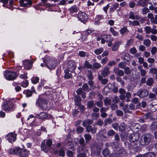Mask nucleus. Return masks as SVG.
Listing matches in <instances>:
<instances>
[{
  "mask_svg": "<svg viewBox=\"0 0 157 157\" xmlns=\"http://www.w3.org/2000/svg\"><path fill=\"white\" fill-rule=\"evenodd\" d=\"M60 63V61L58 62L57 60L50 56L45 57V63L47 67L50 70L55 68L57 64Z\"/></svg>",
  "mask_w": 157,
  "mask_h": 157,
  "instance_id": "obj_1",
  "label": "nucleus"
},
{
  "mask_svg": "<svg viewBox=\"0 0 157 157\" xmlns=\"http://www.w3.org/2000/svg\"><path fill=\"white\" fill-rule=\"evenodd\" d=\"M152 137L151 134L146 133L141 137L140 140V144L143 145L148 144L152 139Z\"/></svg>",
  "mask_w": 157,
  "mask_h": 157,
  "instance_id": "obj_2",
  "label": "nucleus"
},
{
  "mask_svg": "<svg viewBox=\"0 0 157 157\" xmlns=\"http://www.w3.org/2000/svg\"><path fill=\"white\" fill-rule=\"evenodd\" d=\"M139 136L138 134H132L129 136V140L131 142L132 145L136 146L137 145V142L139 140Z\"/></svg>",
  "mask_w": 157,
  "mask_h": 157,
  "instance_id": "obj_3",
  "label": "nucleus"
},
{
  "mask_svg": "<svg viewBox=\"0 0 157 157\" xmlns=\"http://www.w3.org/2000/svg\"><path fill=\"white\" fill-rule=\"evenodd\" d=\"M4 75L5 78L8 80H12L15 79L17 75L15 72L6 71L4 72Z\"/></svg>",
  "mask_w": 157,
  "mask_h": 157,
  "instance_id": "obj_4",
  "label": "nucleus"
},
{
  "mask_svg": "<svg viewBox=\"0 0 157 157\" xmlns=\"http://www.w3.org/2000/svg\"><path fill=\"white\" fill-rule=\"evenodd\" d=\"M13 106L10 101L4 102L2 105V109L6 112H9L13 110Z\"/></svg>",
  "mask_w": 157,
  "mask_h": 157,
  "instance_id": "obj_5",
  "label": "nucleus"
},
{
  "mask_svg": "<svg viewBox=\"0 0 157 157\" xmlns=\"http://www.w3.org/2000/svg\"><path fill=\"white\" fill-rule=\"evenodd\" d=\"M78 18L79 21L84 22L87 21L88 19V17L84 13L80 11L78 13Z\"/></svg>",
  "mask_w": 157,
  "mask_h": 157,
  "instance_id": "obj_6",
  "label": "nucleus"
},
{
  "mask_svg": "<svg viewBox=\"0 0 157 157\" xmlns=\"http://www.w3.org/2000/svg\"><path fill=\"white\" fill-rule=\"evenodd\" d=\"M17 134L13 132L8 133L6 136V138L11 143L14 142L16 139Z\"/></svg>",
  "mask_w": 157,
  "mask_h": 157,
  "instance_id": "obj_7",
  "label": "nucleus"
},
{
  "mask_svg": "<svg viewBox=\"0 0 157 157\" xmlns=\"http://www.w3.org/2000/svg\"><path fill=\"white\" fill-rule=\"evenodd\" d=\"M21 150L19 147H15L13 148H10L8 151V152L11 154L17 155L19 156Z\"/></svg>",
  "mask_w": 157,
  "mask_h": 157,
  "instance_id": "obj_8",
  "label": "nucleus"
},
{
  "mask_svg": "<svg viewBox=\"0 0 157 157\" xmlns=\"http://www.w3.org/2000/svg\"><path fill=\"white\" fill-rule=\"evenodd\" d=\"M149 92L147 90L140 89L137 92V95L141 98H143L147 96Z\"/></svg>",
  "mask_w": 157,
  "mask_h": 157,
  "instance_id": "obj_9",
  "label": "nucleus"
},
{
  "mask_svg": "<svg viewBox=\"0 0 157 157\" xmlns=\"http://www.w3.org/2000/svg\"><path fill=\"white\" fill-rule=\"evenodd\" d=\"M20 5L23 7H28L32 4V2L31 0H20Z\"/></svg>",
  "mask_w": 157,
  "mask_h": 157,
  "instance_id": "obj_10",
  "label": "nucleus"
},
{
  "mask_svg": "<svg viewBox=\"0 0 157 157\" xmlns=\"http://www.w3.org/2000/svg\"><path fill=\"white\" fill-rule=\"evenodd\" d=\"M67 67L69 69H71L72 71H74L76 68V65L75 62L72 60H70L67 63Z\"/></svg>",
  "mask_w": 157,
  "mask_h": 157,
  "instance_id": "obj_11",
  "label": "nucleus"
},
{
  "mask_svg": "<svg viewBox=\"0 0 157 157\" xmlns=\"http://www.w3.org/2000/svg\"><path fill=\"white\" fill-rule=\"evenodd\" d=\"M24 68L26 70L30 69L32 67V62L31 60H26L23 61Z\"/></svg>",
  "mask_w": 157,
  "mask_h": 157,
  "instance_id": "obj_12",
  "label": "nucleus"
},
{
  "mask_svg": "<svg viewBox=\"0 0 157 157\" xmlns=\"http://www.w3.org/2000/svg\"><path fill=\"white\" fill-rule=\"evenodd\" d=\"M39 105L40 107L43 109H45L47 107V101L45 100H40L38 101Z\"/></svg>",
  "mask_w": 157,
  "mask_h": 157,
  "instance_id": "obj_13",
  "label": "nucleus"
},
{
  "mask_svg": "<svg viewBox=\"0 0 157 157\" xmlns=\"http://www.w3.org/2000/svg\"><path fill=\"white\" fill-rule=\"evenodd\" d=\"M35 90L34 87H32L31 89V90H28L24 91V93L26 95L27 97H31L33 93H35Z\"/></svg>",
  "mask_w": 157,
  "mask_h": 157,
  "instance_id": "obj_14",
  "label": "nucleus"
},
{
  "mask_svg": "<svg viewBox=\"0 0 157 157\" xmlns=\"http://www.w3.org/2000/svg\"><path fill=\"white\" fill-rule=\"evenodd\" d=\"M12 84L14 86V89L16 92H18L21 90V88L20 86V83L14 82H13Z\"/></svg>",
  "mask_w": 157,
  "mask_h": 157,
  "instance_id": "obj_15",
  "label": "nucleus"
},
{
  "mask_svg": "<svg viewBox=\"0 0 157 157\" xmlns=\"http://www.w3.org/2000/svg\"><path fill=\"white\" fill-rule=\"evenodd\" d=\"M86 130L87 132H91L92 134H95L96 132V128H92L91 126H88L86 128Z\"/></svg>",
  "mask_w": 157,
  "mask_h": 157,
  "instance_id": "obj_16",
  "label": "nucleus"
},
{
  "mask_svg": "<svg viewBox=\"0 0 157 157\" xmlns=\"http://www.w3.org/2000/svg\"><path fill=\"white\" fill-rule=\"evenodd\" d=\"M110 73L109 68L107 67H104V70L101 73L103 76L105 77Z\"/></svg>",
  "mask_w": 157,
  "mask_h": 157,
  "instance_id": "obj_17",
  "label": "nucleus"
},
{
  "mask_svg": "<svg viewBox=\"0 0 157 157\" xmlns=\"http://www.w3.org/2000/svg\"><path fill=\"white\" fill-rule=\"evenodd\" d=\"M47 117V114L44 112H41L38 115V118L40 119H46Z\"/></svg>",
  "mask_w": 157,
  "mask_h": 157,
  "instance_id": "obj_18",
  "label": "nucleus"
},
{
  "mask_svg": "<svg viewBox=\"0 0 157 157\" xmlns=\"http://www.w3.org/2000/svg\"><path fill=\"white\" fill-rule=\"evenodd\" d=\"M29 153V152L28 151L22 149L19 156L21 157H25Z\"/></svg>",
  "mask_w": 157,
  "mask_h": 157,
  "instance_id": "obj_19",
  "label": "nucleus"
},
{
  "mask_svg": "<svg viewBox=\"0 0 157 157\" xmlns=\"http://www.w3.org/2000/svg\"><path fill=\"white\" fill-rule=\"evenodd\" d=\"M148 0H139L137 3V5H139L144 7L147 4Z\"/></svg>",
  "mask_w": 157,
  "mask_h": 157,
  "instance_id": "obj_20",
  "label": "nucleus"
},
{
  "mask_svg": "<svg viewBox=\"0 0 157 157\" xmlns=\"http://www.w3.org/2000/svg\"><path fill=\"white\" fill-rule=\"evenodd\" d=\"M121 44L122 42H118L115 43L112 48V50L113 51H116L119 48V46Z\"/></svg>",
  "mask_w": 157,
  "mask_h": 157,
  "instance_id": "obj_21",
  "label": "nucleus"
},
{
  "mask_svg": "<svg viewBox=\"0 0 157 157\" xmlns=\"http://www.w3.org/2000/svg\"><path fill=\"white\" fill-rule=\"evenodd\" d=\"M113 71L115 73L117 74L118 76H122L124 75L123 71L121 70H119L118 68H114Z\"/></svg>",
  "mask_w": 157,
  "mask_h": 157,
  "instance_id": "obj_22",
  "label": "nucleus"
},
{
  "mask_svg": "<svg viewBox=\"0 0 157 157\" xmlns=\"http://www.w3.org/2000/svg\"><path fill=\"white\" fill-rule=\"evenodd\" d=\"M103 18V16L101 15H97L95 18V24L96 25L99 24L100 23V21Z\"/></svg>",
  "mask_w": 157,
  "mask_h": 157,
  "instance_id": "obj_23",
  "label": "nucleus"
},
{
  "mask_svg": "<svg viewBox=\"0 0 157 157\" xmlns=\"http://www.w3.org/2000/svg\"><path fill=\"white\" fill-rule=\"evenodd\" d=\"M93 121L92 120L87 119L84 120L82 123L84 127L89 126V124H91L93 123Z\"/></svg>",
  "mask_w": 157,
  "mask_h": 157,
  "instance_id": "obj_24",
  "label": "nucleus"
},
{
  "mask_svg": "<svg viewBox=\"0 0 157 157\" xmlns=\"http://www.w3.org/2000/svg\"><path fill=\"white\" fill-rule=\"evenodd\" d=\"M138 68L140 72L141 76H145L146 74V72L145 70L143 69L142 66L141 65H139L138 67Z\"/></svg>",
  "mask_w": 157,
  "mask_h": 157,
  "instance_id": "obj_25",
  "label": "nucleus"
},
{
  "mask_svg": "<svg viewBox=\"0 0 157 157\" xmlns=\"http://www.w3.org/2000/svg\"><path fill=\"white\" fill-rule=\"evenodd\" d=\"M41 147V150L46 153L49 150L48 147L45 145L44 141L42 142Z\"/></svg>",
  "mask_w": 157,
  "mask_h": 157,
  "instance_id": "obj_26",
  "label": "nucleus"
},
{
  "mask_svg": "<svg viewBox=\"0 0 157 157\" xmlns=\"http://www.w3.org/2000/svg\"><path fill=\"white\" fill-rule=\"evenodd\" d=\"M126 127L127 125L124 123H122L120 124L119 126V129L120 131H125Z\"/></svg>",
  "mask_w": 157,
  "mask_h": 157,
  "instance_id": "obj_27",
  "label": "nucleus"
},
{
  "mask_svg": "<svg viewBox=\"0 0 157 157\" xmlns=\"http://www.w3.org/2000/svg\"><path fill=\"white\" fill-rule=\"evenodd\" d=\"M65 75L64 78L67 79H69L72 77V75L71 73H69V71L68 69H66L64 71Z\"/></svg>",
  "mask_w": 157,
  "mask_h": 157,
  "instance_id": "obj_28",
  "label": "nucleus"
},
{
  "mask_svg": "<svg viewBox=\"0 0 157 157\" xmlns=\"http://www.w3.org/2000/svg\"><path fill=\"white\" fill-rule=\"evenodd\" d=\"M92 67V65L87 60H86L83 64V68H85L88 69H91Z\"/></svg>",
  "mask_w": 157,
  "mask_h": 157,
  "instance_id": "obj_29",
  "label": "nucleus"
},
{
  "mask_svg": "<svg viewBox=\"0 0 157 157\" xmlns=\"http://www.w3.org/2000/svg\"><path fill=\"white\" fill-rule=\"evenodd\" d=\"M150 109L152 112H155L157 110V104L152 102L150 105Z\"/></svg>",
  "mask_w": 157,
  "mask_h": 157,
  "instance_id": "obj_30",
  "label": "nucleus"
},
{
  "mask_svg": "<svg viewBox=\"0 0 157 157\" xmlns=\"http://www.w3.org/2000/svg\"><path fill=\"white\" fill-rule=\"evenodd\" d=\"M81 98L79 96L75 97V105L77 106H80L81 105Z\"/></svg>",
  "mask_w": 157,
  "mask_h": 157,
  "instance_id": "obj_31",
  "label": "nucleus"
},
{
  "mask_svg": "<svg viewBox=\"0 0 157 157\" xmlns=\"http://www.w3.org/2000/svg\"><path fill=\"white\" fill-rule=\"evenodd\" d=\"M101 37L102 39H104L106 41H111V36L109 35H107L105 34H102L101 36Z\"/></svg>",
  "mask_w": 157,
  "mask_h": 157,
  "instance_id": "obj_32",
  "label": "nucleus"
},
{
  "mask_svg": "<svg viewBox=\"0 0 157 157\" xmlns=\"http://www.w3.org/2000/svg\"><path fill=\"white\" fill-rule=\"evenodd\" d=\"M78 10V7L75 6H74L70 8V12L71 13H76Z\"/></svg>",
  "mask_w": 157,
  "mask_h": 157,
  "instance_id": "obj_33",
  "label": "nucleus"
},
{
  "mask_svg": "<svg viewBox=\"0 0 157 157\" xmlns=\"http://www.w3.org/2000/svg\"><path fill=\"white\" fill-rule=\"evenodd\" d=\"M154 82L153 79L152 78H148L146 82V83L147 85L148 86H151L152 85Z\"/></svg>",
  "mask_w": 157,
  "mask_h": 157,
  "instance_id": "obj_34",
  "label": "nucleus"
},
{
  "mask_svg": "<svg viewBox=\"0 0 157 157\" xmlns=\"http://www.w3.org/2000/svg\"><path fill=\"white\" fill-rule=\"evenodd\" d=\"M86 143H88L91 139V135L89 134H85L84 135Z\"/></svg>",
  "mask_w": 157,
  "mask_h": 157,
  "instance_id": "obj_35",
  "label": "nucleus"
},
{
  "mask_svg": "<svg viewBox=\"0 0 157 157\" xmlns=\"http://www.w3.org/2000/svg\"><path fill=\"white\" fill-rule=\"evenodd\" d=\"M129 23L130 25H132L133 26L138 25L140 24L138 21H129Z\"/></svg>",
  "mask_w": 157,
  "mask_h": 157,
  "instance_id": "obj_36",
  "label": "nucleus"
},
{
  "mask_svg": "<svg viewBox=\"0 0 157 157\" xmlns=\"http://www.w3.org/2000/svg\"><path fill=\"white\" fill-rule=\"evenodd\" d=\"M149 73L153 74L157 73V69L154 67H151L149 69Z\"/></svg>",
  "mask_w": 157,
  "mask_h": 157,
  "instance_id": "obj_37",
  "label": "nucleus"
},
{
  "mask_svg": "<svg viewBox=\"0 0 157 157\" xmlns=\"http://www.w3.org/2000/svg\"><path fill=\"white\" fill-rule=\"evenodd\" d=\"M104 101L105 105L107 106L110 105L111 104V100L107 98L105 99Z\"/></svg>",
  "mask_w": 157,
  "mask_h": 157,
  "instance_id": "obj_38",
  "label": "nucleus"
},
{
  "mask_svg": "<svg viewBox=\"0 0 157 157\" xmlns=\"http://www.w3.org/2000/svg\"><path fill=\"white\" fill-rule=\"evenodd\" d=\"M103 51V48L96 49L94 50V52L96 55H99L101 54Z\"/></svg>",
  "mask_w": 157,
  "mask_h": 157,
  "instance_id": "obj_39",
  "label": "nucleus"
},
{
  "mask_svg": "<svg viewBox=\"0 0 157 157\" xmlns=\"http://www.w3.org/2000/svg\"><path fill=\"white\" fill-rule=\"evenodd\" d=\"M110 31L114 36H117L118 35V32L115 30L112 27H110Z\"/></svg>",
  "mask_w": 157,
  "mask_h": 157,
  "instance_id": "obj_40",
  "label": "nucleus"
},
{
  "mask_svg": "<svg viewBox=\"0 0 157 157\" xmlns=\"http://www.w3.org/2000/svg\"><path fill=\"white\" fill-rule=\"evenodd\" d=\"M151 128L153 130H155L157 128V122H154L152 123L151 125Z\"/></svg>",
  "mask_w": 157,
  "mask_h": 157,
  "instance_id": "obj_41",
  "label": "nucleus"
},
{
  "mask_svg": "<svg viewBox=\"0 0 157 157\" xmlns=\"http://www.w3.org/2000/svg\"><path fill=\"white\" fill-rule=\"evenodd\" d=\"M151 43V41L149 39L145 40L144 41V44L147 47L150 46Z\"/></svg>",
  "mask_w": 157,
  "mask_h": 157,
  "instance_id": "obj_42",
  "label": "nucleus"
},
{
  "mask_svg": "<svg viewBox=\"0 0 157 157\" xmlns=\"http://www.w3.org/2000/svg\"><path fill=\"white\" fill-rule=\"evenodd\" d=\"M32 82L33 84H36L39 81V78L38 77H33L31 79Z\"/></svg>",
  "mask_w": 157,
  "mask_h": 157,
  "instance_id": "obj_43",
  "label": "nucleus"
},
{
  "mask_svg": "<svg viewBox=\"0 0 157 157\" xmlns=\"http://www.w3.org/2000/svg\"><path fill=\"white\" fill-rule=\"evenodd\" d=\"M93 65L94 68L96 69L99 68L101 67V65L100 63L97 62L94 63Z\"/></svg>",
  "mask_w": 157,
  "mask_h": 157,
  "instance_id": "obj_44",
  "label": "nucleus"
},
{
  "mask_svg": "<svg viewBox=\"0 0 157 157\" xmlns=\"http://www.w3.org/2000/svg\"><path fill=\"white\" fill-rule=\"evenodd\" d=\"M152 115V113H146L145 115L143 116V118L144 119H147L150 118L151 117Z\"/></svg>",
  "mask_w": 157,
  "mask_h": 157,
  "instance_id": "obj_45",
  "label": "nucleus"
},
{
  "mask_svg": "<svg viewBox=\"0 0 157 157\" xmlns=\"http://www.w3.org/2000/svg\"><path fill=\"white\" fill-rule=\"evenodd\" d=\"M29 85L28 82L27 80H25L23 81L21 83V85L23 87H26L28 86Z\"/></svg>",
  "mask_w": 157,
  "mask_h": 157,
  "instance_id": "obj_46",
  "label": "nucleus"
},
{
  "mask_svg": "<svg viewBox=\"0 0 157 157\" xmlns=\"http://www.w3.org/2000/svg\"><path fill=\"white\" fill-rule=\"evenodd\" d=\"M87 75L88 79L89 80H92L93 79V77L91 71L89 70L87 71Z\"/></svg>",
  "mask_w": 157,
  "mask_h": 157,
  "instance_id": "obj_47",
  "label": "nucleus"
},
{
  "mask_svg": "<svg viewBox=\"0 0 157 157\" xmlns=\"http://www.w3.org/2000/svg\"><path fill=\"white\" fill-rule=\"evenodd\" d=\"M123 109L125 113H130V111L128 108V105H126L124 106Z\"/></svg>",
  "mask_w": 157,
  "mask_h": 157,
  "instance_id": "obj_48",
  "label": "nucleus"
},
{
  "mask_svg": "<svg viewBox=\"0 0 157 157\" xmlns=\"http://www.w3.org/2000/svg\"><path fill=\"white\" fill-rule=\"evenodd\" d=\"M115 132L113 130H110L107 132V135L109 136H112L114 135Z\"/></svg>",
  "mask_w": 157,
  "mask_h": 157,
  "instance_id": "obj_49",
  "label": "nucleus"
},
{
  "mask_svg": "<svg viewBox=\"0 0 157 157\" xmlns=\"http://www.w3.org/2000/svg\"><path fill=\"white\" fill-rule=\"evenodd\" d=\"M137 52V51L136 49L134 47L132 48H130L129 50L130 52L132 54H136V53Z\"/></svg>",
  "mask_w": 157,
  "mask_h": 157,
  "instance_id": "obj_50",
  "label": "nucleus"
},
{
  "mask_svg": "<svg viewBox=\"0 0 157 157\" xmlns=\"http://www.w3.org/2000/svg\"><path fill=\"white\" fill-rule=\"evenodd\" d=\"M52 144V141L51 140L48 139L46 140V144L48 147H50Z\"/></svg>",
  "mask_w": 157,
  "mask_h": 157,
  "instance_id": "obj_51",
  "label": "nucleus"
},
{
  "mask_svg": "<svg viewBox=\"0 0 157 157\" xmlns=\"http://www.w3.org/2000/svg\"><path fill=\"white\" fill-rule=\"evenodd\" d=\"M102 153L105 156H107L109 154V151L107 149H105L103 151Z\"/></svg>",
  "mask_w": 157,
  "mask_h": 157,
  "instance_id": "obj_52",
  "label": "nucleus"
},
{
  "mask_svg": "<svg viewBox=\"0 0 157 157\" xmlns=\"http://www.w3.org/2000/svg\"><path fill=\"white\" fill-rule=\"evenodd\" d=\"M146 157H155V155L154 153L150 152L147 154Z\"/></svg>",
  "mask_w": 157,
  "mask_h": 157,
  "instance_id": "obj_53",
  "label": "nucleus"
},
{
  "mask_svg": "<svg viewBox=\"0 0 157 157\" xmlns=\"http://www.w3.org/2000/svg\"><path fill=\"white\" fill-rule=\"evenodd\" d=\"M128 31L126 27H124L122 28L120 30V32L122 34H123L126 32H128Z\"/></svg>",
  "mask_w": 157,
  "mask_h": 157,
  "instance_id": "obj_54",
  "label": "nucleus"
},
{
  "mask_svg": "<svg viewBox=\"0 0 157 157\" xmlns=\"http://www.w3.org/2000/svg\"><path fill=\"white\" fill-rule=\"evenodd\" d=\"M108 60V58L107 57H105L104 58H103L101 61V63L102 64H106Z\"/></svg>",
  "mask_w": 157,
  "mask_h": 157,
  "instance_id": "obj_55",
  "label": "nucleus"
},
{
  "mask_svg": "<svg viewBox=\"0 0 157 157\" xmlns=\"http://www.w3.org/2000/svg\"><path fill=\"white\" fill-rule=\"evenodd\" d=\"M136 5V3L132 1L130 2L129 3V6L131 8H134L135 6Z\"/></svg>",
  "mask_w": 157,
  "mask_h": 157,
  "instance_id": "obj_56",
  "label": "nucleus"
},
{
  "mask_svg": "<svg viewBox=\"0 0 157 157\" xmlns=\"http://www.w3.org/2000/svg\"><path fill=\"white\" fill-rule=\"evenodd\" d=\"M77 132L78 133H80L83 131V128L81 126L78 127L76 130Z\"/></svg>",
  "mask_w": 157,
  "mask_h": 157,
  "instance_id": "obj_57",
  "label": "nucleus"
},
{
  "mask_svg": "<svg viewBox=\"0 0 157 157\" xmlns=\"http://www.w3.org/2000/svg\"><path fill=\"white\" fill-rule=\"evenodd\" d=\"M94 105V102L92 101H90L88 102L87 103L88 107L89 108L93 107Z\"/></svg>",
  "mask_w": 157,
  "mask_h": 157,
  "instance_id": "obj_58",
  "label": "nucleus"
},
{
  "mask_svg": "<svg viewBox=\"0 0 157 157\" xmlns=\"http://www.w3.org/2000/svg\"><path fill=\"white\" fill-rule=\"evenodd\" d=\"M157 48L156 47H153L151 49V52L152 54L154 55L157 52Z\"/></svg>",
  "mask_w": 157,
  "mask_h": 157,
  "instance_id": "obj_59",
  "label": "nucleus"
},
{
  "mask_svg": "<svg viewBox=\"0 0 157 157\" xmlns=\"http://www.w3.org/2000/svg\"><path fill=\"white\" fill-rule=\"evenodd\" d=\"M116 112L117 115L119 116H121L123 114V112L120 110H117Z\"/></svg>",
  "mask_w": 157,
  "mask_h": 157,
  "instance_id": "obj_60",
  "label": "nucleus"
},
{
  "mask_svg": "<svg viewBox=\"0 0 157 157\" xmlns=\"http://www.w3.org/2000/svg\"><path fill=\"white\" fill-rule=\"evenodd\" d=\"M145 30L147 33H149L151 32V29L149 26H147L145 28Z\"/></svg>",
  "mask_w": 157,
  "mask_h": 157,
  "instance_id": "obj_61",
  "label": "nucleus"
},
{
  "mask_svg": "<svg viewBox=\"0 0 157 157\" xmlns=\"http://www.w3.org/2000/svg\"><path fill=\"white\" fill-rule=\"evenodd\" d=\"M113 101L114 103H117L119 102V99L117 97L115 96L113 99Z\"/></svg>",
  "mask_w": 157,
  "mask_h": 157,
  "instance_id": "obj_62",
  "label": "nucleus"
},
{
  "mask_svg": "<svg viewBox=\"0 0 157 157\" xmlns=\"http://www.w3.org/2000/svg\"><path fill=\"white\" fill-rule=\"evenodd\" d=\"M86 53L83 51H79V56L81 57H84L85 56Z\"/></svg>",
  "mask_w": 157,
  "mask_h": 157,
  "instance_id": "obj_63",
  "label": "nucleus"
},
{
  "mask_svg": "<svg viewBox=\"0 0 157 157\" xmlns=\"http://www.w3.org/2000/svg\"><path fill=\"white\" fill-rule=\"evenodd\" d=\"M151 21L152 23L157 24V15L155 16V18L151 20Z\"/></svg>",
  "mask_w": 157,
  "mask_h": 157,
  "instance_id": "obj_64",
  "label": "nucleus"
}]
</instances>
